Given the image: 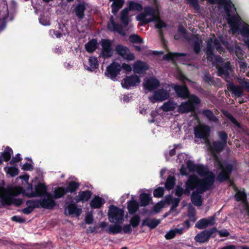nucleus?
I'll return each mask as SVG.
<instances>
[{
	"mask_svg": "<svg viewBox=\"0 0 249 249\" xmlns=\"http://www.w3.org/2000/svg\"><path fill=\"white\" fill-rule=\"evenodd\" d=\"M213 159L215 166L217 170H220L217 176V180L220 182L229 180L233 170L232 164L223 162L216 154L213 155Z\"/></svg>",
	"mask_w": 249,
	"mask_h": 249,
	"instance_id": "obj_1",
	"label": "nucleus"
},
{
	"mask_svg": "<svg viewBox=\"0 0 249 249\" xmlns=\"http://www.w3.org/2000/svg\"><path fill=\"white\" fill-rule=\"evenodd\" d=\"M211 183V178L200 179L195 175H191L186 181L185 185H187L193 190L196 189V191L203 194L212 188L213 187L210 185Z\"/></svg>",
	"mask_w": 249,
	"mask_h": 249,
	"instance_id": "obj_2",
	"label": "nucleus"
},
{
	"mask_svg": "<svg viewBox=\"0 0 249 249\" xmlns=\"http://www.w3.org/2000/svg\"><path fill=\"white\" fill-rule=\"evenodd\" d=\"M216 62L220 64H217L215 66L217 70V75L223 78H225L226 82L230 79V73L231 69V63L229 61L223 63L222 58L219 56L216 59Z\"/></svg>",
	"mask_w": 249,
	"mask_h": 249,
	"instance_id": "obj_3",
	"label": "nucleus"
},
{
	"mask_svg": "<svg viewBox=\"0 0 249 249\" xmlns=\"http://www.w3.org/2000/svg\"><path fill=\"white\" fill-rule=\"evenodd\" d=\"M187 102L182 103L178 107L179 112L181 113H187L194 112L196 106L201 103V100L195 94H192L191 98Z\"/></svg>",
	"mask_w": 249,
	"mask_h": 249,
	"instance_id": "obj_4",
	"label": "nucleus"
},
{
	"mask_svg": "<svg viewBox=\"0 0 249 249\" xmlns=\"http://www.w3.org/2000/svg\"><path fill=\"white\" fill-rule=\"evenodd\" d=\"M107 215L110 222L121 224L124 221V211L116 206L111 205L109 207Z\"/></svg>",
	"mask_w": 249,
	"mask_h": 249,
	"instance_id": "obj_5",
	"label": "nucleus"
},
{
	"mask_svg": "<svg viewBox=\"0 0 249 249\" xmlns=\"http://www.w3.org/2000/svg\"><path fill=\"white\" fill-rule=\"evenodd\" d=\"M242 87L235 85L232 82L227 85V89L231 94H234L235 96L240 97L243 96V89L249 92V81H245L242 83Z\"/></svg>",
	"mask_w": 249,
	"mask_h": 249,
	"instance_id": "obj_6",
	"label": "nucleus"
},
{
	"mask_svg": "<svg viewBox=\"0 0 249 249\" xmlns=\"http://www.w3.org/2000/svg\"><path fill=\"white\" fill-rule=\"evenodd\" d=\"M171 86L177 97L184 100L191 98L192 94L190 93L189 88L186 84H173Z\"/></svg>",
	"mask_w": 249,
	"mask_h": 249,
	"instance_id": "obj_7",
	"label": "nucleus"
},
{
	"mask_svg": "<svg viewBox=\"0 0 249 249\" xmlns=\"http://www.w3.org/2000/svg\"><path fill=\"white\" fill-rule=\"evenodd\" d=\"M100 43L102 47L100 56L104 59L111 57L113 54L112 41L108 39H102Z\"/></svg>",
	"mask_w": 249,
	"mask_h": 249,
	"instance_id": "obj_8",
	"label": "nucleus"
},
{
	"mask_svg": "<svg viewBox=\"0 0 249 249\" xmlns=\"http://www.w3.org/2000/svg\"><path fill=\"white\" fill-rule=\"evenodd\" d=\"M210 127L205 124H200L194 128V134L196 138L208 141L210 135Z\"/></svg>",
	"mask_w": 249,
	"mask_h": 249,
	"instance_id": "obj_9",
	"label": "nucleus"
},
{
	"mask_svg": "<svg viewBox=\"0 0 249 249\" xmlns=\"http://www.w3.org/2000/svg\"><path fill=\"white\" fill-rule=\"evenodd\" d=\"M141 82L140 78L136 74L126 76L122 81L121 85L123 88L129 89L132 87L138 86Z\"/></svg>",
	"mask_w": 249,
	"mask_h": 249,
	"instance_id": "obj_10",
	"label": "nucleus"
},
{
	"mask_svg": "<svg viewBox=\"0 0 249 249\" xmlns=\"http://www.w3.org/2000/svg\"><path fill=\"white\" fill-rule=\"evenodd\" d=\"M217 229L214 227L209 230L203 231L198 233L195 237L196 242L204 243L207 242L213 233L216 232Z\"/></svg>",
	"mask_w": 249,
	"mask_h": 249,
	"instance_id": "obj_11",
	"label": "nucleus"
},
{
	"mask_svg": "<svg viewBox=\"0 0 249 249\" xmlns=\"http://www.w3.org/2000/svg\"><path fill=\"white\" fill-rule=\"evenodd\" d=\"M121 71V65L117 62H112L106 69L105 75L111 80H114Z\"/></svg>",
	"mask_w": 249,
	"mask_h": 249,
	"instance_id": "obj_12",
	"label": "nucleus"
},
{
	"mask_svg": "<svg viewBox=\"0 0 249 249\" xmlns=\"http://www.w3.org/2000/svg\"><path fill=\"white\" fill-rule=\"evenodd\" d=\"M142 10L141 4L133 0L128 1L127 7L123 9L120 16H128L130 12H140Z\"/></svg>",
	"mask_w": 249,
	"mask_h": 249,
	"instance_id": "obj_13",
	"label": "nucleus"
},
{
	"mask_svg": "<svg viewBox=\"0 0 249 249\" xmlns=\"http://www.w3.org/2000/svg\"><path fill=\"white\" fill-rule=\"evenodd\" d=\"M170 93L165 89H159L154 92V95L152 97H149V100L155 103L156 101L162 102L169 98Z\"/></svg>",
	"mask_w": 249,
	"mask_h": 249,
	"instance_id": "obj_14",
	"label": "nucleus"
},
{
	"mask_svg": "<svg viewBox=\"0 0 249 249\" xmlns=\"http://www.w3.org/2000/svg\"><path fill=\"white\" fill-rule=\"evenodd\" d=\"M46 198L41 199L39 200V208L46 209H53L56 205L53 195L50 193H46Z\"/></svg>",
	"mask_w": 249,
	"mask_h": 249,
	"instance_id": "obj_15",
	"label": "nucleus"
},
{
	"mask_svg": "<svg viewBox=\"0 0 249 249\" xmlns=\"http://www.w3.org/2000/svg\"><path fill=\"white\" fill-rule=\"evenodd\" d=\"M196 172L200 177H204V178H211L212 183L210 185L212 187L213 186L215 181V176L212 172L209 171L207 167L203 165L198 164Z\"/></svg>",
	"mask_w": 249,
	"mask_h": 249,
	"instance_id": "obj_16",
	"label": "nucleus"
},
{
	"mask_svg": "<svg viewBox=\"0 0 249 249\" xmlns=\"http://www.w3.org/2000/svg\"><path fill=\"white\" fill-rule=\"evenodd\" d=\"M116 51L119 55L128 61H132L135 59L134 54L130 53L129 49L126 46L117 45L116 46Z\"/></svg>",
	"mask_w": 249,
	"mask_h": 249,
	"instance_id": "obj_17",
	"label": "nucleus"
},
{
	"mask_svg": "<svg viewBox=\"0 0 249 249\" xmlns=\"http://www.w3.org/2000/svg\"><path fill=\"white\" fill-rule=\"evenodd\" d=\"M107 29L111 32H116L122 36H125V32L123 30V26L115 22L114 20V17H110L109 21L107 24Z\"/></svg>",
	"mask_w": 249,
	"mask_h": 249,
	"instance_id": "obj_18",
	"label": "nucleus"
},
{
	"mask_svg": "<svg viewBox=\"0 0 249 249\" xmlns=\"http://www.w3.org/2000/svg\"><path fill=\"white\" fill-rule=\"evenodd\" d=\"M47 190V186L44 184L39 182L35 186L34 192L32 191L30 193H26L25 195L28 197L41 196L46 195V193H48Z\"/></svg>",
	"mask_w": 249,
	"mask_h": 249,
	"instance_id": "obj_19",
	"label": "nucleus"
},
{
	"mask_svg": "<svg viewBox=\"0 0 249 249\" xmlns=\"http://www.w3.org/2000/svg\"><path fill=\"white\" fill-rule=\"evenodd\" d=\"M160 85V81L155 77H150L143 83V87L145 89L151 91L157 89Z\"/></svg>",
	"mask_w": 249,
	"mask_h": 249,
	"instance_id": "obj_20",
	"label": "nucleus"
},
{
	"mask_svg": "<svg viewBox=\"0 0 249 249\" xmlns=\"http://www.w3.org/2000/svg\"><path fill=\"white\" fill-rule=\"evenodd\" d=\"M92 193L91 191L87 190L84 191H80L78 195L75 196L74 199L76 203L81 202L84 203L88 201L91 197Z\"/></svg>",
	"mask_w": 249,
	"mask_h": 249,
	"instance_id": "obj_21",
	"label": "nucleus"
},
{
	"mask_svg": "<svg viewBox=\"0 0 249 249\" xmlns=\"http://www.w3.org/2000/svg\"><path fill=\"white\" fill-rule=\"evenodd\" d=\"M214 216L209 217L208 219L202 218L198 220L196 224L195 227L198 229H204L207 228L209 225H213L214 224Z\"/></svg>",
	"mask_w": 249,
	"mask_h": 249,
	"instance_id": "obj_22",
	"label": "nucleus"
},
{
	"mask_svg": "<svg viewBox=\"0 0 249 249\" xmlns=\"http://www.w3.org/2000/svg\"><path fill=\"white\" fill-rule=\"evenodd\" d=\"M76 203L72 201L66 203L67 206L65 208V210H67L69 215L75 214L76 216H78L81 214V209L77 207Z\"/></svg>",
	"mask_w": 249,
	"mask_h": 249,
	"instance_id": "obj_23",
	"label": "nucleus"
},
{
	"mask_svg": "<svg viewBox=\"0 0 249 249\" xmlns=\"http://www.w3.org/2000/svg\"><path fill=\"white\" fill-rule=\"evenodd\" d=\"M148 65L144 62L139 60L133 65V71L136 73H143L148 69Z\"/></svg>",
	"mask_w": 249,
	"mask_h": 249,
	"instance_id": "obj_24",
	"label": "nucleus"
},
{
	"mask_svg": "<svg viewBox=\"0 0 249 249\" xmlns=\"http://www.w3.org/2000/svg\"><path fill=\"white\" fill-rule=\"evenodd\" d=\"M144 14H140L138 16H159L160 8L157 3L152 6H146L144 8Z\"/></svg>",
	"mask_w": 249,
	"mask_h": 249,
	"instance_id": "obj_25",
	"label": "nucleus"
},
{
	"mask_svg": "<svg viewBox=\"0 0 249 249\" xmlns=\"http://www.w3.org/2000/svg\"><path fill=\"white\" fill-rule=\"evenodd\" d=\"M127 208L130 214H134L139 210V203L133 198L127 202Z\"/></svg>",
	"mask_w": 249,
	"mask_h": 249,
	"instance_id": "obj_26",
	"label": "nucleus"
},
{
	"mask_svg": "<svg viewBox=\"0 0 249 249\" xmlns=\"http://www.w3.org/2000/svg\"><path fill=\"white\" fill-rule=\"evenodd\" d=\"M10 196H12L11 192L4 187H0V202L2 206H5V204Z\"/></svg>",
	"mask_w": 249,
	"mask_h": 249,
	"instance_id": "obj_27",
	"label": "nucleus"
},
{
	"mask_svg": "<svg viewBox=\"0 0 249 249\" xmlns=\"http://www.w3.org/2000/svg\"><path fill=\"white\" fill-rule=\"evenodd\" d=\"M160 221L159 219L150 218H145L142 222V226H147L150 229H153L157 227L160 223Z\"/></svg>",
	"mask_w": 249,
	"mask_h": 249,
	"instance_id": "obj_28",
	"label": "nucleus"
},
{
	"mask_svg": "<svg viewBox=\"0 0 249 249\" xmlns=\"http://www.w3.org/2000/svg\"><path fill=\"white\" fill-rule=\"evenodd\" d=\"M201 194L198 191L192 193L191 199L192 203L196 206H200L202 204L203 200Z\"/></svg>",
	"mask_w": 249,
	"mask_h": 249,
	"instance_id": "obj_29",
	"label": "nucleus"
},
{
	"mask_svg": "<svg viewBox=\"0 0 249 249\" xmlns=\"http://www.w3.org/2000/svg\"><path fill=\"white\" fill-rule=\"evenodd\" d=\"M160 17L155 18L154 20V22L155 23V27L156 28L159 29V33L160 39L163 40V33L162 30V28L166 27V23L161 20Z\"/></svg>",
	"mask_w": 249,
	"mask_h": 249,
	"instance_id": "obj_30",
	"label": "nucleus"
},
{
	"mask_svg": "<svg viewBox=\"0 0 249 249\" xmlns=\"http://www.w3.org/2000/svg\"><path fill=\"white\" fill-rule=\"evenodd\" d=\"M104 200L98 196H95L90 202V206L92 209L100 208L104 204Z\"/></svg>",
	"mask_w": 249,
	"mask_h": 249,
	"instance_id": "obj_31",
	"label": "nucleus"
},
{
	"mask_svg": "<svg viewBox=\"0 0 249 249\" xmlns=\"http://www.w3.org/2000/svg\"><path fill=\"white\" fill-rule=\"evenodd\" d=\"M98 45L97 40L93 38L85 44V48L87 52L92 53L97 49Z\"/></svg>",
	"mask_w": 249,
	"mask_h": 249,
	"instance_id": "obj_32",
	"label": "nucleus"
},
{
	"mask_svg": "<svg viewBox=\"0 0 249 249\" xmlns=\"http://www.w3.org/2000/svg\"><path fill=\"white\" fill-rule=\"evenodd\" d=\"M234 198L237 202L242 201L243 204L248 202L247 195L245 192V189L243 190H237L234 195Z\"/></svg>",
	"mask_w": 249,
	"mask_h": 249,
	"instance_id": "obj_33",
	"label": "nucleus"
},
{
	"mask_svg": "<svg viewBox=\"0 0 249 249\" xmlns=\"http://www.w3.org/2000/svg\"><path fill=\"white\" fill-rule=\"evenodd\" d=\"M140 203L139 205L141 207H145L149 205L152 198L150 195L148 193H142L140 195Z\"/></svg>",
	"mask_w": 249,
	"mask_h": 249,
	"instance_id": "obj_34",
	"label": "nucleus"
},
{
	"mask_svg": "<svg viewBox=\"0 0 249 249\" xmlns=\"http://www.w3.org/2000/svg\"><path fill=\"white\" fill-rule=\"evenodd\" d=\"M226 145L227 144L219 141H214L212 143L211 149L216 154H218L224 150Z\"/></svg>",
	"mask_w": 249,
	"mask_h": 249,
	"instance_id": "obj_35",
	"label": "nucleus"
},
{
	"mask_svg": "<svg viewBox=\"0 0 249 249\" xmlns=\"http://www.w3.org/2000/svg\"><path fill=\"white\" fill-rule=\"evenodd\" d=\"M111 7L112 13L116 15L119 10L121 9L124 3V0H113Z\"/></svg>",
	"mask_w": 249,
	"mask_h": 249,
	"instance_id": "obj_36",
	"label": "nucleus"
},
{
	"mask_svg": "<svg viewBox=\"0 0 249 249\" xmlns=\"http://www.w3.org/2000/svg\"><path fill=\"white\" fill-rule=\"evenodd\" d=\"M89 67H88L87 70L89 71H92L99 67V62L98 58L95 56H90L89 59Z\"/></svg>",
	"mask_w": 249,
	"mask_h": 249,
	"instance_id": "obj_37",
	"label": "nucleus"
},
{
	"mask_svg": "<svg viewBox=\"0 0 249 249\" xmlns=\"http://www.w3.org/2000/svg\"><path fill=\"white\" fill-rule=\"evenodd\" d=\"M186 53H169L163 55V59L165 60L174 61L181 56H185Z\"/></svg>",
	"mask_w": 249,
	"mask_h": 249,
	"instance_id": "obj_38",
	"label": "nucleus"
},
{
	"mask_svg": "<svg viewBox=\"0 0 249 249\" xmlns=\"http://www.w3.org/2000/svg\"><path fill=\"white\" fill-rule=\"evenodd\" d=\"M80 183L75 181H71L65 189L67 193H73L79 188Z\"/></svg>",
	"mask_w": 249,
	"mask_h": 249,
	"instance_id": "obj_39",
	"label": "nucleus"
},
{
	"mask_svg": "<svg viewBox=\"0 0 249 249\" xmlns=\"http://www.w3.org/2000/svg\"><path fill=\"white\" fill-rule=\"evenodd\" d=\"M202 114L205 116L210 121L216 123L218 119L214 115L213 111L209 109H204L202 111Z\"/></svg>",
	"mask_w": 249,
	"mask_h": 249,
	"instance_id": "obj_40",
	"label": "nucleus"
},
{
	"mask_svg": "<svg viewBox=\"0 0 249 249\" xmlns=\"http://www.w3.org/2000/svg\"><path fill=\"white\" fill-rule=\"evenodd\" d=\"M223 114L227 117L229 120L238 128H242L241 124L236 120L233 115L227 110L222 111Z\"/></svg>",
	"mask_w": 249,
	"mask_h": 249,
	"instance_id": "obj_41",
	"label": "nucleus"
},
{
	"mask_svg": "<svg viewBox=\"0 0 249 249\" xmlns=\"http://www.w3.org/2000/svg\"><path fill=\"white\" fill-rule=\"evenodd\" d=\"M66 194L67 192L64 187H57L55 188L53 196L54 199H59L63 197Z\"/></svg>",
	"mask_w": 249,
	"mask_h": 249,
	"instance_id": "obj_42",
	"label": "nucleus"
},
{
	"mask_svg": "<svg viewBox=\"0 0 249 249\" xmlns=\"http://www.w3.org/2000/svg\"><path fill=\"white\" fill-rule=\"evenodd\" d=\"M176 104L173 100H169L161 106V108L165 112L173 111L176 108Z\"/></svg>",
	"mask_w": 249,
	"mask_h": 249,
	"instance_id": "obj_43",
	"label": "nucleus"
},
{
	"mask_svg": "<svg viewBox=\"0 0 249 249\" xmlns=\"http://www.w3.org/2000/svg\"><path fill=\"white\" fill-rule=\"evenodd\" d=\"M240 33L244 42L249 47V26L243 27L240 29Z\"/></svg>",
	"mask_w": 249,
	"mask_h": 249,
	"instance_id": "obj_44",
	"label": "nucleus"
},
{
	"mask_svg": "<svg viewBox=\"0 0 249 249\" xmlns=\"http://www.w3.org/2000/svg\"><path fill=\"white\" fill-rule=\"evenodd\" d=\"M207 60L211 61L214 56V49L212 45V41H208L207 45V49L206 51Z\"/></svg>",
	"mask_w": 249,
	"mask_h": 249,
	"instance_id": "obj_45",
	"label": "nucleus"
},
{
	"mask_svg": "<svg viewBox=\"0 0 249 249\" xmlns=\"http://www.w3.org/2000/svg\"><path fill=\"white\" fill-rule=\"evenodd\" d=\"M13 154V151L12 149L9 146H7L4 151L2 152L1 154L2 160L4 161H9Z\"/></svg>",
	"mask_w": 249,
	"mask_h": 249,
	"instance_id": "obj_46",
	"label": "nucleus"
},
{
	"mask_svg": "<svg viewBox=\"0 0 249 249\" xmlns=\"http://www.w3.org/2000/svg\"><path fill=\"white\" fill-rule=\"evenodd\" d=\"M120 224L115 223L113 225H111L109 227L107 231L109 234H116L120 233L122 231V228Z\"/></svg>",
	"mask_w": 249,
	"mask_h": 249,
	"instance_id": "obj_47",
	"label": "nucleus"
},
{
	"mask_svg": "<svg viewBox=\"0 0 249 249\" xmlns=\"http://www.w3.org/2000/svg\"><path fill=\"white\" fill-rule=\"evenodd\" d=\"M23 199L21 198H15L12 196H10L5 204V206H10L14 204L16 206H19L23 203Z\"/></svg>",
	"mask_w": 249,
	"mask_h": 249,
	"instance_id": "obj_48",
	"label": "nucleus"
},
{
	"mask_svg": "<svg viewBox=\"0 0 249 249\" xmlns=\"http://www.w3.org/2000/svg\"><path fill=\"white\" fill-rule=\"evenodd\" d=\"M176 184V178L175 177L169 176L165 183V188L170 191L172 190L175 186Z\"/></svg>",
	"mask_w": 249,
	"mask_h": 249,
	"instance_id": "obj_49",
	"label": "nucleus"
},
{
	"mask_svg": "<svg viewBox=\"0 0 249 249\" xmlns=\"http://www.w3.org/2000/svg\"><path fill=\"white\" fill-rule=\"evenodd\" d=\"M138 21H140V25L143 26L149 22L154 21V19L160 17H150V18H147V17H136Z\"/></svg>",
	"mask_w": 249,
	"mask_h": 249,
	"instance_id": "obj_50",
	"label": "nucleus"
},
{
	"mask_svg": "<svg viewBox=\"0 0 249 249\" xmlns=\"http://www.w3.org/2000/svg\"><path fill=\"white\" fill-rule=\"evenodd\" d=\"M4 169L7 174H9L12 177H15L19 174L18 168L15 166L5 167Z\"/></svg>",
	"mask_w": 249,
	"mask_h": 249,
	"instance_id": "obj_51",
	"label": "nucleus"
},
{
	"mask_svg": "<svg viewBox=\"0 0 249 249\" xmlns=\"http://www.w3.org/2000/svg\"><path fill=\"white\" fill-rule=\"evenodd\" d=\"M86 10L84 3H79L74 9L76 16H84V12Z\"/></svg>",
	"mask_w": 249,
	"mask_h": 249,
	"instance_id": "obj_52",
	"label": "nucleus"
},
{
	"mask_svg": "<svg viewBox=\"0 0 249 249\" xmlns=\"http://www.w3.org/2000/svg\"><path fill=\"white\" fill-rule=\"evenodd\" d=\"M141 221L140 216L138 214L134 215L130 220V224L133 228L137 227Z\"/></svg>",
	"mask_w": 249,
	"mask_h": 249,
	"instance_id": "obj_53",
	"label": "nucleus"
},
{
	"mask_svg": "<svg viewBox=\"0 0 249 249\" xmlns=\"http://www.w3.org/2000/svg\"><path fill=\"white\" fill-rule=\"evenodd\" d=\"M165 202L163 200H161L157 203L153 207L152 210V213H157L160 212L161 209L164 207Z\"/></svg>",
	"mask_w": 249,
	"mask_h": 249,
	"instance_id": "obj_54",
	"label": "nucleus"
},
{
	"mask_svg": "<svg viewBox=\"0 0 249 249\" xmlns=\"http://www.w3.org/2000/svg\"><path fill=\"white\" fill-rule=\"evenodd\" d=\"M129 40L131 42L135 43H142L143 42L142 38L137 34H133L129 36Z\"/></svg>",
	"mask_w": 249,
	"mask_h": 249,
	"instance_id": "obj_55",
	"label": "nucleus"
},
{
	"mask_svg": "<svg viewBox=\"0 0 249 249\" xmlns=\"http://www.w3.org/2000/svg\"><path fill=\"white\" fill-rule=\"evenodd\" d=\"M164 193V188L161 187H159L154 190L153 196L155 197L160 198L163 196Z\"/></svg>",
	"mask_w": 249,
	"mask_h": 249,
	"instance_id": "obj_56",
	"label": "nucleus"
},
{
	"mask_svg": "<svg viewBox=\"0 0 249 249\" xmlns=\"http://www.w3.org/2000/svg\"><path fill=\"white\" fill-rule=\"evenodd\" d=\"M201 40H194L193 41V51L196 54H198L201 51V45L200 43Z\"/></svg>",
	"mask_w": 249,
	"mask_h": 249,
	"instance_id": "obj_57",
	"label": "nucleus"
},
{
	"mask_svg": "<svg viewBox=\"0 0 249 249\" xmlns=\"http://www.w3.org/2000/svg\"><path fill=\"white\" fill-rule=\"evenodd\" d=\"M218 136L220 139V141H219L227 144V140L228 139L227 133L224 131H219L218 133Z\"/></svg>",
	"mask_w": 249,
	"mask_h": 249,
	"instance_id": "obj_58",
	"label": "nucleus"
},
{
	"mask_svg": "<svg viewBox=\"0 0 249 249\" xmlns=\"http://www.w3.org/2000/svg\"><path fill=\"white\" fill-rule=\"evenodd\" d=\"M39 200H28L26 202L27 206L35 207V208H39Z\"/></svg>",
	"mask_w": 249,
	"mask_h": 249,
	"instance_id": "obj_59",
	"label": "nucleus"
},
{
	"mask_svg": "<svg viewBox=\"0 0 249 249\" xmlns=\"http://www.w3.org/2000/svg\"><path fill=\"white\" fill-rule=\"evenodd\" d=\"M204 80L205 82L209 84H211L213 86L215 85V82L213 77H212L209 73H206L204 75Z\"/></svg>",
	"mask_w": 249,
	"mask_h": 249,
	"instance_id": "obj_60",
	"label": "nucleus"
},
{
	"mask_svg": "<svg viewBox=\"0 0 249 249\" xmlns=\"http://www.w3.org/2000/svg\"><path fill=\"white\" fill-rule=\"evenodd\" d=\"M187 167L190 172L196 171L197 166L198 164H196L192 160H189L187 162Z\"/></svg>",
	"mask_w": 249,
	"mask_h": 249,
	"instance_id": "obj_61",
	"label": "nucleus"
},
{
	"mask_svg": "<svg viewBox=\"0 0 249 249\" xmlns=\"http://www.w3.org/2000/svg\"><path fill=\"white\" fill-rule=\"evenodd\" d=\"M39 21L40 24L44 26H49L51 25L50 17H40L39 18Z\"/></svg>",
	"mask_w": 249,
	"mask_h": 249,
	"instance_id": "obj_62",
	"label": "nucleus"
},
{
	"mask_svg": "<svg viewBox=\"0 0 249 249\" xmlns=\"http://www.w3.org/2000/svg\"><path fill=\"white\" fill-rule=\"evenodd\" d=\"M213 44L214 45V47L216 49V50L220 52H223V48L220 42H219V40L216 38H214L213 41Z\"/></svg>",
	"mask_w": 249,
	"mask_h": 249,
	"instance_id": "obj_63",
	"label": "nucleus"
},
{
	"mask_svg": "<svg viewBox=\"0 0 249 249\" xmlns=\"http://www.w3.org/2000/svg\"><path fill=\"white\" fill-rule=\"evenodd\" d=\"M25 190L22 187H18L15 188L13 193H11L13 196H17L20 194H24Z\"/></svg>",
	"mask_w": 249,
	"mask_h": 249,
	"instance_id": "obj_64",
	"label": "nucleus"
}]
</instances>
